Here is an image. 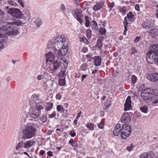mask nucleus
<instances>
[{"mask_svg":"<svg viewBox=\"0 0 158 158\" xmlns=\"http://www.w3.org/2000/svg\"><path fill=\"white\" fill-rule=\"evenodd\" d=\"M40 100L38 99L37 97H34L32 101L31 102V108L29 113L30 117L34 118H37L40 113V110L44 109L43 106L40 105Z\"/></svg>","mask_w":158,"mask_h":158,"instance_id":"1","label":"nucleus"},{"mask_svg":"<svg viewBox=\"0 0 158 158\" xmlns=\"http://www.w3.org/2000/svg\"><path fill=\"white\" fill-rule=\"evenodd\" d=\"M147 60L151 64L156 63L158 61V44L152 45L147 52Z\"/></svg>","mask_w":158,"mask_h":158,"instance_id":"2","label":"nucleus"},{"mask_svg":"<svg viewBox=\"0 0 158 158\" xmlns=\"http://www.w3.org/2000/svg\"><path fill=\"white\" fill-rule=\"evenodd\" d=\"M24 23H22L20 20L12 22H8L7 24L3 26V30L4 31V34L8 35H15L18 34V31L15 29V25L17 26H21Z\"/></svg>","mask_w":158,"mask_h":158,"instance_id":"3","label":"nucleus"},{"mask_svg":"<svg viewBox=\"0 0 158 158\" xmlns=\"http://www.w3.org/2000/svg\"><path fill=\"white\" fill-rule=\"evenodd\" d=\"M36 132V129L35 127L29 125L23 130L22 138L25 140L31 139L35 135Z\"/></svg>","mask_w":158,"mask_h":158,"instance_id":"4","label":"nucleus"},{"mask_svg":"<svg viewBox=\"0 0 158 158\" xmlns=\"http://www.w3.org/2000/svg\"><path fill=\"white\" fill-rule=\"evenodd\" d=\"M153 91L149 88H147L143 90L141 93V96L143 99L144 100H150L153 103H157L158 102V99L154 100L155 97L152 96V93Z\"/></svg>","mask_w":158,"mask_h":158,"instance_id":"5","label":"nucleus"},{"mask_svg":"<svg viewBox=\"0 0 158 158\" xmlns=\"http://www.w3.org/2000/svg\"><path fill=\"white\" fill-rule=\"evenodd\" d=\"M131 129L130 125L128 124H123L121 130V136L123 139H126L129 136L131 133Z\"/></svg>","mask_w":158,"mask_h":158,"instance_id":"6","label":"nucleus"},{"mask_svg":"<svg viewBox=\"0 0 158 158\" xmlns=\"http://www.w3.org/2000/svg\"><path fill=\"white\" fill-rule=\"evenodd\" d=\"M61 62L58 60H54L50 64V73L53 74H56L60 71H61L60 69V64Z\"/></svg>","mask_w":158,"mask_h":158,"instance_id":"7","label":"nucleus"},{"mask_svg":"<svg viewBox=\"0 0 158 158\" xmlns=\"http://www.w3.org/2000/svg\"><path fill=\"white\" fill-rule=\"evenodd\" d=\"M66 39L64 35L57 36L55 41V49L56 51L57 50V48H61L62 46L64 45L63 44L66 41Z\"/></svg>","mask_w":158,"mask_h":158,"instance_id":"8","label":"nucleus"},{"mask_svg":"<svg viewBox=\"0 0 158 158\" xmlns=\"http://www.w3.org/2000/svg\"><path fill=\"white\" fill-rule=\"evenodd\" d=\"M7 13L12 16L17 18L21 19L23 14L18 9L10 8L7 11Z\"/></svg>","mask_w":158,"mask_h":158,"instance_id":"9","label":"nucleus"},{"mask_svg":"<svg viewBox=\"0 0 158 158\" xmlns=\"http://www.w3.org/2000/svg\"><path fill=\"white\" fill-rule=\"evenodd\" d=\"M61 48L58 50L56 51L55 53L57 55V56L58 57V56H64L66 54L67 52V48L65 45L62 46Z\"/></svg>","mask_w":158,"mask_h":158,"instance_id":"10","label":"nucleus"},{"mask_svg":"<svg viewBox=\"0 0 158 158\" xmlns=\"http://www.w3.org/2000/svg\"><path fill=\"white\" fill-rule=\"evenodd\" d=\"M147 78L152 82L158 80V73H153L148 74L147 77Z\"/></svg>","mask_w":158,"mask_h":158,"instance_id":"11","label":"nucleus"},{"mask_svg":"<svg viewBox=\"0 0 158 158\" xmlns=\"http://www.w3.org/2000/svg\"><path fill=\"white\" fill-rule=\"evenodd\" d=\"M131 119L129 113H125L122 116L121 121L123 123H128L131 121Z\"/></svg>","mask_w":158,"mask_h":158,"instance_id":"12","label":"nucleus"},{"mask_svg":"<svg viewBox=\"0 0 158 158\" xmlns=\"http://www.w3.org/2000/svg\"><path fill=\"white\" fill-rule=\"evenodd\" d=\"M152 22L148 19H147L142 24V27L145 29H148L153 26Z\"/></svg>","mask_w":158,"mask_h":158,"instance_id":"13","label":"nucleus"},{"mask_svg":"<svg viewBox=\"0 0 158 158\" xmlns=\"http://www.w3.org/2000/svg\"><path fill=\"white\" fill-rule=\"evenodd\" d=\"M131 97L130 96H128L126 99L125 103L124 104V110L126 111L129 110L131 107Z\"/></svg>","mask_w":158,"mask_h":158,"instance_id":"14","label":"nucleus"},{"mask_svg":"<svg viewBox=\"0 0 158 158\" xmlns=\"http://www.w3.org/2000/svg\"><path fill=\"white\" fill-rule=\"evenodd\" d=\"M46 61L47 62H48L52 63L54 61L55 56L53 53L51 52H49L46 55Z\"/></svg>","mask_w":158,"mask_h":158,"instance_id":"15","label":"nucleus"},{"mask_svg":"<svg viewBox=\"0 0 158 158\" xmlns=\"http://www.w3.org/2000/svg\"><path fill=\"white\" fill-rule=\"evenodd\" d=\"M121 129L120 128V125L119 123H117L114 127L113 130V133L115 136H118L120 132L121 133Z\"/></svg>","mask_w":158,"mask_h":158,"instance_id":"16","label":"nucleus"},{"mask_svg":"<svg viewBox=\"0 0 158 158\" xmlns=\"http://www.w3.org/2000/svg\"><path fill=\"white\" fill-rule=\"evenodd\" d=\"M104 4V3L103 2H98L94 6L93 10L96 11L99 10L103 7Z\"/></svg>","mask_w":158,"mask_h":158,"instance_id":"17","label":"nucleus"},{"mask_svg":"<svg viewBox=\"0 0 158 158\" xmlns=\"http://www.w3.org/2000/svg\"><path fill=\"white\" fill-rule=\"evenodd\" d=\"M24 148L25 149H28L31 148L34 144L33 141L30 140L24 143Z\"/></svg>","mask_w":158,"mask_h":158,"instance_id":"18","label":"nucleus"},{"mask_svg":"<svg viewBox=\"0 0 158 158\" xmlns=\"http://www.w3.org/2000/svg\"><path fill=\"white\" fill-rule=\"evenodd\" d=\"M148 32L151 35H157L158 34V30L156 28H154L148 31Z\"/></svg>","mask_w":158,"mask_h":158,"instance_id":"19","label":"nucleus"},{"mask_svg":"<svg viewBox=\"0 0 158 158\" xmlns=\"http://www.w3.org/2000/svg\"><path fill=\"white\" fill-rule=\"evenodd\" d=\"M53 106V103L49 102H47L45 103L44 107L45 108V110L48 111L50 110L52 108Z\"/></svg>","mask_w":158,"mask_h":158,"instance_id":"20","label":"nucleus"},{"mask_svg":"<svg viewBox=\"0 0 158 158\" xmlns=\"http://www.w3.org/2000/svg\"><path fill=\"white\" fill-rule=\"evenodd\" d=\"M94 63L96 66L100 65L101 63V59L99 56H95L94 58Z\"/></svg>","mask_w":158,"mask_h":158,"instance_id":"21","label":"nucleus"},{"mask_svg":"<svg viewBox=\"0 0 158 158\" xmlns=\"http://www.w3.org/2000/svg\"><path fill=\"white\" fill-rule=\"evenodd\" d=\"M75 14L76 16L77 20L81 24H82V18L83 17V15L81 13L77 12H75Z\"/></svg>","mask_w":158,"mask_h":158,"instance_id":"22","label":"nucleus"},{"mask_svg":"<svg viewBox=\"0 0 158 158\" xmlns=\"http://www.w3.org/2000/svg\"><path fill=\"white\" fill-rule=\"evenodd\" d=\"M51 82V81L49 80H46L45 81H44L43 82V87L44 89L46 90L47 89L48 87V86L49 85V83Z\"/></svg>","mask_w":158,"mask_h":158,"instance_id":"23","label":"nucleus"},{"mask_svg":"<svg viewBox=\"0 0 158 158\" xmlns=\"http://www.w3.org/2000/svg\"><path fill=\"white\" fill-rule=\"evenodd\" d=\"M123 23L124 24V30L123 32V34L125 35L126 34V32L127 30V25L128 24V22L127 21V18L125 17L124 18L123 21Z\"/></svg>","mask_w":158,"mask_h":158,"instance_id":"24","label":"nucleus"},{"mask_svg":"<svg viewBox=\"0 0 158 158\" xmlns=\"http://www.w3.org/2000/svg\"><path fill=\"white\" fill-rule=\"evenodd\" d=\"M56 110L58 112L61 113H63L64 111L63 106L61 105H58L56 107Z\"/></svg>","mask_w":158,"mask_h":158,"instance_id":"25","label":"nucleus"},{"mask_svg":"<svg viewBox=\"0 0 158 158\" xmlns=\"http://www.w3.org/2000/svg\"><path fill=\"white\" fill-rule=\"evenodd\" d=\"M39 120L42 123H45L47 120V117L45 115H42L40 117Z\"/></svg>","mask_w":158,"mask_h":158,"instance_id":"26","label":"nucleus"},{"mask_svg":"<svg viewBox=\"0 0 158 158\" xmlns=\"http://www.w3.org/2000/svg\"><path fill=\"white\" fill-rule=\"evenodd\" d=\"M34 23L36 25L37 27H39L42 24V20L39 19H37L34 21Z\"/></svg>","mask_w":158,"mask_h":158,"instance_id":"27","label":"nucleus"},{"mask_svg":"<svg viewBox=\"0 0 158 158\" xmlns=\"http://www.w3.org/2000/svg\"><path fill=\"white\" fill-rule=\"evenodd\" d=\"M134 16V15L132 14V12H129L128 14H127V18H128L129 21L131 22L132 21V19L133 18Z\"/></svg>","mask_w":158,"mask_h":158,"instance_id":"28","label":"nucleus"},{"mask_svg":"<svg viewBox=\"0 0 158 158\" xmlns=\"http://www.w3.org/2000/svg\"><path fill=\"white\" fill-rule=\"evenodd\" d=\"M102 46V42L101 40L98 39L97 41V44L96 45V47L99 48H101Z\"/></svg>","mask_w":158,"mask_h":158,"instance_id":"29","label":"nucleus"},{"mask_svg":"<svg viewBox=\"0 0 158 158\" xmlns=\"http://www.w3.org/2000/svg\"><path fill=\"white\" fill-rule=\"evenodd\" d=\"M24 143L23 141H21L19 143L16 147V149L17 150H19L20 148H22L23 147L24 148Z\"/></svg>","mask_w":158,"mask_h":158,"instance_id":"30","label":"nucleus"},{"mask_svg":"<svg viewBox=\"0 0 158 158\" xmlns=\"http://www.w3.org/2000/svg\"><path fill=\"white\" fill-rule=\"evenodd\" d=\"M85 26L86 27H88L90 26V22L89 17L86 16L85 17Z\"/></svg>","mask_w":158,"mask_h":158,"instance_id":"31","label":"nucleus"},{"mask_svg":"<svg viewBox=\"0 0 158 158\" xmlns=\"http://www.w3.org/2000/svg\"><path fill=\"white\" fill-rule=\"evenodd\" d=\"M140 110L143 113H147L148 111V108L147 106H144L140 108Z\"/></svg>","mask_w":158,"mask_h":158,"instance_id":"32","label":"nucleus"},{"mask_svg":"<svg viewBox=\"0 0 158 158\" xmlns=\"http://www.w3.org/2000/svg\"><path fill=\"white\" fill-rule=\"evenodd\" d=\"M148 158H154L155 156L153 152H150L148 153L147 152Z\"/></svg>","mask_w":158,"mask_h":158,"instance_id":"33","label":"nucleus"},{"mask_svg":"<svg viewBox=\"0 0 158 158\" xmlns=\"http://www.w3.org/2000/svg\"><path fill=\"white\" fill-rule=\"evenodd\" d=\"M92 33V31L90 29H88L86 31V35L88 39H89L91 38V34Z\"/></svg>","mask_w":158,"mask_h":158,"instance_id":"34","label":"nucleus"},{"mask_svg":"<svg viewBox=\"0 0 158 158\" xmlns=\"http://www.w3.org/2000/svg\"><path fill=\"white\" fill-rule=\"evenodd\" d=\"M65 83V81L64 78L59 79V84L60 85L64 86Z\"/></svg>","mask_w":158,"mask_h":158,"instance_id":"35","label":"nucleus"},{"mask_svg":"<svg viewBox=\"0 0 158 158\" xmlns=\"http://www.w3.org/2000/svg\"><path fill=\"white\" fill-rule=\"evenodd\" d=\"M106 29L104 28H101L99 30V32L102 35L105 34L106 33Z\"/></svg>","mask_w":158,"mask_h":158,"instance_id":"36","label":"nucleus"},{"mask_svg":"<svg viewBox=\"0 0 158 158\" xmlns=\"http://www.w3.org/2000/svg\"><path fill=\"white\" fill-rule=\"evenodd\" d=\"M61 63H63L64 68H65L67 67L68 62L67 60H66L65 59H64V60L62 59L61 60Z\"/></svg>","mask_w":158,"mask_h":158,"instance_id":"37","label":"nucleus"},{"mask_svg":"<svg viewBox=\"0 0 158 158\" xmlns=\"http://www.w3.org/2000/svg\"><path fill=\"white\" fill-rule=\"evenodd\" d=\"M69 143L73 146L75 147H77L76 142L75 141H74L73 139H71L69 140Z\"/></svg>","mask_w":158,"mask_h":158,"instance_id":"38","label":"nucleus"},{"mask_svg":"<svg viewBox=\"0 0 158 158\" xmlns=\"http://www.w3.org/2000/svg\"><path fill=\"white\" fill-rule=\"evenodd\" d=\"M94 124L90 123H88L86 125L87 127L91 130H94Z\"/></svg>","mask_w":158,"mask_h":158,"instance_id":"39","label":"nucleus"},{"mask_svg":"<svg viewBox=\"0 0 158 158\" xmlns=\"http://www.w3.org/2000/svg\"><path fill=\"white\" fill-rule=\"evenodd\" d=\"M8 3L9 4L12 6H17V4L12 0H10L8 1Z\"/></svg>","mask_w":158,"mask_h":158,"instance_id":"40","label":"nucleus"},{"mask_svg":"<svg viewBox=\"0 0 158 158\" xmlns=\"http://www.w3.org/2000/svg\"><path fill=\"white\" fill-rule=\"evenodd\" d=\"M135 146H134V145L131 143L130 144V146H128L127 148V149L128 151L130 152L132 150L133 148Z\"/></svg>","mask_w":158,"mask_h":158,"instance_id":"41","label":"nucleus"},{"mask_svg":"<svg viewBox=\"0 0 158 158\" xmlns=\"http://www.w3.org/2000/svg\"><path fill=\"white\" fill-rule=\"evenodd\" d=\"M120 12L122 13L123 15H124L126 11V9L125 7L123 8L120 10Z\"/></svg>","mask_w":158,"mask_h":158,"instance_id":"42","label":"nucleus"},{"mask_svg":"<svg viewBox=\"0 0 158 158\" xmlns=\"http://www.w3.org/2000/svg\"><path fill=\"white\" fill-rule=\"evenodd\" d=\"M140 158H148L147 152H144L140 156Z\"/></svg>","mask_w":158,"mask_h":158,"instance_id":"43","label":"nucleus"},{"mask_svg":"<svg viewBox=\"0 0 158 158\" xmlns=\"http://www.w3.org/2000/svg\"><path fill=\"white\" fill-rule=\"evenodd\" d=\"M80 41L81 42H83L85 43H86L88 41L86 39L85 37H82L80 38Z\"/></svg>","mask_w":158,"mask_h":158,"instance_id":"44","label":"nucleus"},{"mask_svg":"<svg viewBox=\"0 0 158 158\" xmlns=\"http://www.w3.org/2000/svg\"><path fill=\"white\" fill-rule=\"evenodd\" d=\"M137 79V78L135 75H132L131 77V81L133 83H135Z\"/></svg>","mask_w":158,"mask_h":158,"instance_id":"45","label":"nucleus"},{"mask_svg":"<svg viewBox=\"0 0 158 158\" xmlns=\"http://www.w3.org/2000/svg\"><path fill=\"white\" fill-rule=\"evenodd\" d=\"M4 42L3 41L0 42V51L4 48Z\"/></svg>","mask_w":158,"mask_h":158,"instance_id":"46","label":"nucleus"},{"mask_svg":"<svg viewBox=\"0 0 158 158\" xmlns=\"http://www.w3.org/2000/svg\"><path fill=\"white\" fill-rule=\"evenodd\" d=\"M56 113L55 111H54L52 114L49 115V118H52L55 117L56 116Z\"/></svg>","mask_w":158,"mask_h":158,"instance_id":"47","label":"nucleus"},{"mask_svg":"<svg viewBox=\"0 0 158 158\" xmlns=\"http://www.w3.org/2000/svg\"><path fill=\"white\" fill-rule=\"evenodd\" d=\"M63 131L62 129H60L59 128H58V129H57L56 130V132L58 135H60L61 134L59 132V131L60 132H63Z\"/></svg>","mask_w":158,"mask_h":158,"instance_id":"48","label":"nucleus"},{"mask_svg":"<svg viewBox=\"0 0 158 158\" xmlns=\"http://www.w3.org/2000/svg\"><path fill=\"white\" fill-rule=\"evenodd\" d=\"M60 9L62 10V11L64 12L66 11V8L64 5L62 4L60 7Z\"/></svg>","mask_w":158,"mask_h":158,"instance_id":"49","label":"nucleus"},{"mask_svg":"<svg viewBox=\"0 0 158 158\" xmlns=\"http://www.w3.org/2000/svg\"><path fill=\"white\" fill-rule=\"evenodd\" d=\"M44 78V76L43 75H40L38 76L37 78L39 80H40L42 79H43Z\"/></svg>","mask_w":158,"mask_h":158,"instance_id":"50","label":"nucleus"},{"mask_svg":"<svg viewBox=\"0 0 158 158\" xmlns=\"http://www.w3.org/2000/svg\"><path fill=\"white\" fill-rule=\"evenodd\" d=\"M70 135L73 137L75 136L76 135V133L73 131H72L70 133Z\"/></svg>","mask_w":158,"mask_h":158,"instance_id":"51","label":"nucleus"},{"mask_svg":"<svg viewBox=\"0 0 158 158\" xmlns=\"http://www.w3.org/2000/svg\"><path fill=\"white\" fill-rule=\"evenodd\" d=\"M98 127L101 129H102L103 127V124L102 122H100L98 125Z\"/></svg>","mask_w":158,"mask_h":158,"instance_id":"52","label":"nucleus"},{"mask_svg":"<svg viewBox=\"0 0 158 158\" xmlns=\"http://www.w3.org/2000/svg\"><path fill=\"white\" fill-rule=\"evenodd\" d=\"M137 52V50L135 48H132V52L131 53V54H134Z\"/></svg>","mask_w":158,"mask_h":158,"instance_id":"53","label":"nucleus"},{"mask_svg":"<svg viewBox=\"0 0 158 158\" xmlns=\"http://www.w3.org/2000/svg\"><path fill=\"white\" fill-rule=\"evenodd\" d=\"M88 51V49L86 47H83L81 49V52L84 53Z\"/></svg>","mask_w":158,"mask_h":158,"instance_id":"54","label":"nucleus"},{"mask_svg":"<svg viewBox=\"0 0 158 158\" xmlns=\"http://www.w3.org/2000/svg\"><path fill=\"white\" fill-rule=\"evenodd\" d=\"M114 6V2H112L110 3V6H109V7L110 8V10H111Z\"/></svg>","mask_w":158,"mask_h":158,"instance_id":"55","label":"nucleus"},{"mask_svg":"<svg viewBox=\"0 0 158 158\" xmlns=\"http://www.w3.org/2000/svg\"><path fill=\"white\" fill-rule=\"evenodd\" d=\"M18 2L20 3V5L23 7H24V4L22 0H17Z\"/></svg>","mask_w":158,"mask_h":158,"instance_id":"56","label":"nucleus"},{"mask_svg":"<svg viewBox=\"0 0 158 158\" xmlns=\"http://www.w3.org/2000/svg\"><path fill=\"white\" fill-rule=\"evenodd\" d=\"M140 39V37H137L134 40V42L135 43H136L138 42Z\"/></svg>","mask_w":158,"mask_h":158,"instance_id":"57","label":"nucleus"},{"mask_svg":"<svg viewBox=\"0 0 158 158\" xmlns=\"http://www.w3.org/2000/svg\"><path fill=\"white\" fill-rule=\"evenodd\" d=\"M135 9L136 10H137L138 11H139L140 9H139V5L137 4L135 6Z\"/></svg>","mask_w":158,"mask_h":158,"instance_id":"58","label":"nucleus"},{"mask_svg":"<svg viewBox=\"0 0 158 158\" xmlns=\"http://www.w3.org/2000/svg\"><path fill=\"white\" fill-rule=\"evenodd\" d=\"M47 155L48 156H51L52 155V152L51 151H48L47 152Z\"/></svg>","mask_w":158,"mask_h":158,"instance_id":"59","label":"nucleus"},{"mask_svg":"<svg viewBox=\"0 0 158 158\" xmlns=\"http://www.w3.org/2000/svg\"><path fill=\"white\" fill-rule=\"evenodd\" d=\"M87 76L86 75L83 74L82 75V80H81L82 81H83V80Z\"/></svg>","mask_w":158,"mask_h":158,"instance_id":"60","label":"nucleus"},{"mask_svg":"<svg viewBox=\"0 0 158 158\" xmlns=\"http://www.w3.org/2000/svg\"><path fill=\"white\" fill-rule=\"evenodd\" d=\"M78 119L76 118L74 121L73 123L75 125L77 124Z\"/></svg>","mask_w":158,"mask_h":158,"instance_id":"61","label":"nucleus"},{"mask_svg":"<svg viewBox=\"0 0 158 158\" xmlns=\"http://www.w3.org/2000/svg\"><path fill=\"white\" fill-rule=\"evenodd\" d=\"M86 56L88 57V60L89 61H90L92 58L89 55H87Z\"/></svg>","mask_w":158,"mask_h":158,"instance_id":"62","label":"nucleus"},{"mask_svg":"<svg viewBox=\"0 0 158 158\" xmlns=\"http://www.w3.org/2000/svg\"><path fill=\"white\" fill-rule=\"evenodd\" d=\"M40 154L41 155H43L45 153V152L43 150H41L40 151Z\"/></svg>","mask_w":158,"mask_h":158,"instance_id":"63","label":"nucleus"},{"mask_svg":"<svg viewBox=\"0 0 158 158\" xmlns=\"http://www.w3.org/2000/svg\"><path fill=\"white\" fill-rule=\"evenodd\" d=\"M4 15V12L1 9H0V15L3 16Z\"/></svg>","mask_w":158,"mask_h":158,"instance_id":"64","label":"nucleus"}]
</instances>
